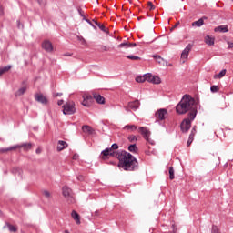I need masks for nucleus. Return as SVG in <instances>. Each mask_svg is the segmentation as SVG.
<instances>
[{
    "instance_id": "nucleus-1",
    "label": "nucleus",
    "mask_w": 233,
    "mask_h": 233,
    "mask_svg": "<svg viewBox=\"0 0 233 233\" xmlns=\"http://www.w3.org/2000/svg\"><path fill=\"white\" fill-rule=\"evenodd\" d=\"M115 157L119 160L117 167L124 171L133 172L138 169V161L131 153L118 150L115 153Z\"/></svg>"
},
{
    "instance_id": "nucleus-2",
    "label": "nucleus",
    "mask_w": 233,
    "mask_h": 233,
    "mask_svg": "<svg viewBox=\"0 0 233 233\" xmlns=\"http://www.w3.org/2000/svg\"><path fill=\"white\" fill-rule=\"evenodd\" d=\"M196 111L197 116V107L195 106V99L189 95H184L180 102L176 106V112L178 115H185L187 112L193 113Z\"/></svg>"
},
{
    "instance_id": "nucleus-3",
    "label": "nucleus",
    "mask_w": 233,
    "mask_h": 233,
    "mask_svg": "<svg viewBox=\"0 0 233 233\" xmlns=\"http://www.w3.org/2000/svg\"><path fill=\"white\" fill-rule=\"evenodd\" d=\"M196 117V110H194L193 112H189L188 113V117L185 118L181 125V130L183 133H187L190 127H191V122L195 119Z\"/></svg>"
},
{
    "instance_id": "nucleus-4",
    "label": "nucleus",
    "mask_w": 233,
    "mask_h": 233,
    "mask_svg": "<svg viewBox=\"0 0 233 233\" xmlns=\"http://www.w3.org/2000/svg\"><path fill=\"white\" fill-rule=\"evenodd\" d=\"M62 195L69 204L76 203V198L74 197V191L70 187L65 185L62 187Z\"/></svg>"
},
{
    "instance_id": "nucleus-5",
    "label": "nucleus",
    "mask_w": 233,
    "mask_h": 233,
    "mask_svg": "<svg viewBox=\"0 0 233 233\" xmlns=\"http://www.w3.org/2000/svg\"><path fill=\"white\" fill-rule=\"evenodd\" d=\"M63 114L68 116L76 114V103L74 101H70L64 104Z\"/></svg>"
},
{
    "instance_id": "nucleus-6",
    "label": "nucleus",
    "mask_w": 233,
    "mask_h": 233,
    "mask_svg": "<svg viewBox=\"0 0 233 233\" xmlns=\"http://www.w3.org/2000/svg\"><path fill=\"white\" fill-rule=\"evenodd\" d=\"M18 148H24V150L25 151H29L30 149H32V143H23V144H17L12 147H9L5 149H3L4 152H8V151H13V150H16Z\"/></svg>"
},
{
    "instance_id": "nucleus-7",
    "label": "nucleus",
    "mask_w": 233,
    "mask_h": 233,
    "mask_svg": "<svg viewBox=\"0 0 233 233\" xmlns=\"http://www.w3.org/2000/svg\"><path fill=\"white\" fill-rule=\"evenodd\" d=\"M168 114H167V110L166 108H159L157 110V112L155 113V123H159L160 121H164L165 119H167Z\"/></svg>"
},
{
    "instance_id": "nucleus-8",
    "label": "nucleus",
    "mask_w": 233,
    "mask_h": 233,
    "mask_svg": "<svg viewBox=\"0 0 233 233\" xmlns=\"http://www.w3.org/2000/svg\"><path fill=\"white\" fill-rule=\"evenodd\" d=\"M35 100L42 105L48 104V99L46 98V96H43V93L35 94Z\"/></svg>"
},
{
    "instance_id": "nucleus-9",
    "label": "nucleus",
    "mask_w": 233,
    "mask_h": 233,
    "mask_svg": "<svg viewBox=\"0 0 233 233\" xmlns=\"http://www.w3.org/2000/svg\"><path fill=\"white\" fill-rule=\"evenodd\" d=\"M192 49V45L191 44H188L185 49L183 50V52L181 53V59H182V62L185 63L188 57V54L189 52L191 51Z\"/></svg>"
},
{
    "instance_id": "nucleus-10",
    "label": "nucleus",
    "mask_w": 233,
    "mask_h": 233,
    "mask_svg": "<svg viewBox=\"0 0 233 233\" xmlns=\"http://www.w3.org/2000/svg\"><path fill=\"white\" fill-rule=\"evenodd\" d=\"M138 132L143 136L144 139L149 142L150 131L145 127H139Z\"/></svg>"
},
{
    "instance_id": "nucleus-11",
    "label": "nucleus",
    "mask_w": 233,
    "mask_h": 233,
    "mask_svg": "<svg viewBox=\"0 0 233 233\" xmlns=\"http://www.w3.org/2000/svg\"><path fill=\"white\" fill-rule=\"evenodd\" d=\"M42 48L47 53H52V51H54V46L52 45V42L48 40L42 43Z\"/></svg>"
},
{
    "instance_id": "nucleus-12",
    "label": "nucleus",
    "mask_w": 233,
    "mask_h": 233,
    "mask_svg": "<svg viewBox=\"0 0 233 233\" xmlns=\"http://www.w3.org/2000/svg\"><path fill=\"white\" fill-rule=\"evenodd\" d=\"M136 46H137L136 43H130L128 41H124V42H122L121 44H119L117 46V47L120 48V49H122V48H125V49L134 48Z\"/></svg>"
},
{
    "instance_id": "nucleus-13",
    "label": "nucleus",
    "mask_w": 233,
    "mask_h": 233,
    "mask_svg": "<svg viewBox=\"0 0 233 233\" xmlns=\"http://www.w3.org/2000/svg\"><path fill=\"white\" fill-rule=\"evenodd\" d=\"M102 159L106 160L108 158V156L114 157L115 153L112 151V148L106 147V149L102 150L101 152Z\"/></svg>"
},
{
    "instance_id": "nucleus-14",
    "label": "nucleus",
    "mask_w": 233,
    "mask_h": 233,
    "mask_svg": "<svg viewBox=\"0 0 233 233\" xmlns=\"http://www.w3.org/2000/svg\"><path fill=\"white\" fill-rule=\"evenodd\" d=\"M148 82L155 84V85H159L161 83V79L157 76H153L151 73H149L148 76Z\"/></svg>"
},
{
    "instance_id": "nucleus-15",
    "label": "nucleus",
    "mask_w": 233,
    "mask_h": 233,
    "mask_svg": "<svg viewBox=\"0 0 233 233\" xmlns=\"http://www.w3.org/2000/svg\"><path fill=\"white\" fill-rule=\"evenodd\" d=\"M68 147V143L65 140H58L57 142V151L58 152H61L63 150H65V148H67Z\"/></svg>"
},
{
    "instance_id": "nucleus-16",
    "label": "nucleus",
    "mask_w": 233,
    "mask_h": 233,
    "mask_svg": "<svg viewBox=\"0 0 233 233\" xmlns=\"http://www.w3.org/2000/svg\"><path fill=\"white\" fill-rule=\"evenodd\" d=\"M140 103L138 100L129 102L127 107L133 111H137L139 108Z\"/></svg>"
},
{
    "instance_id": "nucleus-17",
    "label": "nucleus",
    "mask_w": 233,
    "mask_h": 233,
    "mask_svg": "<svg viewBox=\"0 0 233 233\" xmlns=\"http://www.w3.org/2000/svg\"><path fill=\"white\" fill-rule=\"evenodd\" d=\"M148 76H149V73H146L143 76H137L136 82H137V83H144L146 81L148 82Z\"/></svg>"
},
{
    "instance_id": "nucleus-18",
    "label": "nucleus",
    "mask_w": 233,
    "mask_h": 233,
    "mask_svg": "<svg viewBox=\"0 0 233 233\" xmlns=\"http://www.w3.org/2000/svg\"><path fill=\"white\" fill-rule=\"evenodd\" d=\"M214 32L215 33H223V34L228 33V25H222L217 26V27H215Z\"/></svg>"
},
{
    "instance_id": "nucleus-19",
    "label": "nucleus",
    "mask_w": 233,
    "mask_h": 233,
    "mask_svg": "<svg viewBox=\"0 0 233 233\" xmlns=\"http://www.w3.org/2000/svg\"><path fill=\"white\" fill-rule=\"evenodd\" d=\"M94 99L96 101L97 104L103 105L105 104V97L101 96L100 94H95L93 96Z\"/></svg>"
},
{
    "instance_id": "nucleus-20",
    "label": "nucleus",
    "mask_w": 233,
    "mask_h": 233,
    "mask_svg": "<svg viewBox=\"0 0 233 233\" xmlns=\"http://www.w3.org/2000/svg\"><path fill=\"white\" fill-rule=\"evenodd\" d=\"M71 217L73 218V219L76 221V223L77 225L81 224V218H80L79 213H77V211L73 210L71 213Z\"/></svg>"
},
{
    "instance_id": "nucleus-21",
    "label": "nucleus",
    "mask_w": 233,
    "mask_h": 233,
    "mask_svg": "<svg viewBox=\"0 0 233 233\" xmlns=\"http://www.w3.org/2000/svg\"><path fill=\"white\" fill-rule=\"evenodd\" d=\"M82 131L85 133V134H87V135H92L94 133V129L92 128V127L88 126V125H84L82 127Z\"/></svg>"
},
{
    "instance_id": "nucleus-22",
    "label": "nucleus",
    "mask_w": 233,
    "mask_h": 233,
    "mask_svg": "<svg viewBox=\"0 0 233 233\" xmlns=\"http://www.w3.org/2000/svg\"><path fill=\"white\" fill-rule=\"evenodd\" d=\"M205 43L206 45L212 46L215 44V38L211 35H206L205 36Z\"/></svg>"
},
{
    "instance_id": "nucleus-23",
    "label": "nucleus",
    "mask_w": 233,
    "mask_h": 233,
    "mask_svg": "<svg viewBox=\"0 0 233 233\" xmlns=\"http://www.w3.org/2000/svg\"><path fill=\"white\" fill-rule=\"evenodd\" d=\"M93 22L95 23L96 25L98 26V28H99L102 32H104V33H106V34H108V29H106V27L105 25H101V23H99V22H97V21H96V20H93Z\"/></svg>"
},
{
    "instance_id": "nucleus-24",
    "label": "nucleus",
    "mask_w": 233,
    "mask_h": 233,
    "mask_svg": "<svg viewBox=\"0 0 233 233\" xmlns=\"http://www.w3.org/2000/svg\"><path fill=\"white\" fill-rule=\"evenodd\" d=\"M12 69V66L11 65H7L4 67L0 68V76H2L4 74L7 73L8 71H10Z\"/></svg>"
},
{
    "instance_id": "nucleus-25",
    "label": "nucleus",
    "mask_w": 233,
    "mask_h": 233,
    "mask_svg": "<svg viewBox=\"0 0 233 233\" xmlns=\"http://www.w3.org/2000/svg\"><path fill=\"white\" fill-rule=\"evenodd\" d=\"M27 91V87L24 86L19 88L15 93V96H22L23 95L25 94V92Z\"/></svg>"
},
{
    "instance_id": "nucleus-26",
    "label": "nucleus",
    "mask_w": 233,
    "mask_h": 233,
    "mask_svg": "<svg viewBox=\"0 0 233 233\" xmlns=\"http://www.w3.org/2000/svg\"><path fill=\"white\" fill-rule=\"evenodd\" d=\"M123 129L127 132H134L137 130V126L136 125H126Z\"/></svg>"
},
{
    "instance_id": "nucleus-27",
    "label": "nucleus",
    "mask_w": 233,
    "mask_h": 233,
    "mask_svg": "<svg viewBox=\"0 0 233 233\" xmlns=\"http://www.w3.org/2000/svg\"><path fill=\"white\" fill-rule=\"evenodd\" d=\"M202 25H204V21L202 18H199L198 20L195 21L192 23V26L193 27H201Z\"/></svg>"
},
{
    "instance_id": "nucleus-28",
    "label": "nucleus",
    "mask_w": 233,
    "mask_h": 233,
    "mask_svg": "<svg viewBox=\"0 0 233 233\" xmlns=\"http://www.w3.org/2000/svg\"><path fill=\"white\" fill-rule=\"evenodd\" d=\"M6 227L8 228V230H9L10 232L15 233V232H17V230H18L17 227L15 226V225H13V224H11V223H6Z\"/></svg>"
},
{
    "instance_id": "nucleus-29",
    "label": "nucleus",
    "mask_w": 233,
    "mask_h": 233,
    "mask_svg": "<svg viewBox=\"0 0 233 233\" xmlns=\"http://www.w3.org/2000/svg\"><path fill=\"white\" fill-rule=\"evenodd\" d=\"M137 150H138V148L136 144H131L128 146L129 152L136 154V153H137Z\"/></svg>"
},
{
    "instance_id": "nucleus-30",
    "label": "nucleus",
    "mask_w": 233,
    "mask_h": 233,
    "mask_svg": "<svg viewBox=\"0 0 233 233\" xmlns=\"http://www.w3.org/2000/svg\"><path fill=\"white\" fill-rule=\"evenodd\" d=\"M226 75V69H222L218 74L214 75V79H221Z\"/></svg>"
},
{
    "instance_id": "nucleus-31",
    "label": "nucleus",
    "mask_w": 233,
    "mask_h": 233,
    "mask_svg": "<svg viewBox=\"0 0 233 233\" xmlns=\"http://www.w3.org/2000/svg\"><path fill=\"white\" fill-rule=\"evenodd\" d=\"M152 57L155 60H157L158 64H162V62H166L164 58L161 57L159 55H153Z\"/></svg>"
},
{
    "instance_id": "nucleus-32",
    "label": "nucleus",
    "mask_w": 233,
    "mask_h": 233,
    "mask_svg": "<svg viewBox=\"0 0 233 233\" xmlns=\"http://www.w3.org/2000/svg\"><path fill=\"white\" fill-rule=\"evenodd\" d=\"M127 58L132 61L140 60V57L135 55H127Z\"/></svg>"
},
{
    "instance_id": "nucleus-33",
    "label": "nucleus",
    "mask_w": 233,
    "mask_h": 233,
    "mask_svg": "<svg viewBox=\"0 0 233 233\" xmlns=\"http://www.w3.org/2000/svg\"><path fill=\"white\" fill-rule=\"evenodd\" d=\"M127 139L130 143H136L137 141V137L135 135H129Z\"/></svg>"
},
{
    "instance_id": "nucleus-34",
    "label": "nucleus",
    "mask_w": 233,
    "mask_h": 233,
    "mask_svg": "<svg viewBox=\"0 0 233 233\" xmlns=\"http://www.w3.org/2000/svg\"><path fill=\"white\" fill-rule=\"evenodd\" d=\"M99 47H100V51L101 52H108V51H110V47H108L106 46L100 45Z\"/></svg>"
},
{
    "instance_id": "nucleus-35",
    "label": "nucleus",
    "mask_w": 233,
    "mask_h": 233,
    "mask_svg": "<svg viewBox=\"0 0 233 233\" xmlns=\"http://www.w3.org/2000/svg\"><path fill=\"white\" fill-rule=\"evenodd\" d=\"M174 177H175V176H174V168H173V167H169V179L173 180Z\"/></svg>"
},
{
    "instance_id": "nucleus-36",
    "label": "nucleus",
    "mask_w": 233,
    "mask_h": 233,
    "mask_svg": "<svg viewBox=\"0 0 233 233\" xmlns=\"http://www.w3.org/2000/svg\"><path fill=\"white\" fill-rule=\"evenodd\" d=\"M210 90H211L212 93H218L219 88H218V86L213 85V86H211Z\"/></svg>"
},
{
    "instance_id": "nucleus-37",
    "label": "nucleus",
    "mask_w": 233,
    "mask_h": 233,
    "mask_svg": "<svg viewBox=\"0 0 233 233\" xmlns=\"http://www.w3.org/2000/svg\"><path fill=\"white\" fill-rule=\"evenodd\" d=\"M194 140V135L191 133L188 137L187 146H190Z\"/></svg>"
},
{
    "instance_id": "nucleus-38",
    "label": "nucleus",
    "mask_w": 233,
    "mask_h": 233,
    "mask_svg": "<svg viewBox=\"0 0 233 233\" xmlns=\"http://www.w3.org/2000/svg\"><path fill=\"white\" fill-rule=\"evenodd\" d=\"M109 149H111V152H112V150H117L118 149L117 143L112 144V146H111V147H109Z\"/></svg>"
},
{
    "instance_id": "nucleus-39",
    "label": "nucleus",
    "mask_w": 233,
    "mask_h": 233,
    "mask_svg": "<svg viewBox=\"0 0 233 233\" xmlns=\"http://www.w3.org/2000/svg\"><path fill=\"white\" fill-rule=\"evenodd\" d=\"M147 6L149 8L150 11H153L155 9L154 5L152 4V2H147Z\"/></svg>"
},
{
    "instance_id": "nucleus-40",
    "label": "nucleus",
    "mask_w": 233,
    "mask_h": 233,
    "mask_svg": "<svg viewBox=\"0 0 233 233\" xmlns=\"http://www.w3.org/2000/svg\"><path fill=\"white\" fill-rule=\"evenodd\" d=\"M61 96H63V93L62 92L53 93V97H61Z\"/></svg>"
},
{
    "instance_id": "nucleus-41",
    "label": "nucleus",
    "mask_w": 233,
    "mask_h": 233,
    "mask_svg": "<svg viewBox=\"0 0 233 233\" xmlns=\"http://www.w3.org/2000/svg\"><path fill=\"white\" fill-rule=\"evenodd\" d=\"M43 194H44V196H45L46 198H50V191H48V190H44Z\"/></svg>"
},
{
    "instance_id": "nucleus-42",
    "label": "nucleus",
    "mask_w": 233,
    "mask_h": 233,
    "mask_svg": "<svg viewBox=\"0 0 233 233\" xmlns=\"http://www.w3.org/2000/svg\"><path fill=\"white\" fill-rule=\"evenodd\" d=\"M82 105H83L84 106H86V107L90 106V104H88V101H86V98H84V100H83V102H82Z\"/></svg>"
},
{
    "instance_id": "nucleus-43",
    "label": "nucleus",
    "mask_w": 233,
    "mask_h": 233,
    "mask_svg": "<svg viewBox=\"0 0 233 233\" xmlns=\"http://www.w3.org/2000/svg\"><path fill=\"white\" fill-rule=\"evenodd\" d=\"M84 99H86V102L91 101L92 100V96L91 95H87V96H84Z\"/></svg>"
},
{
    "instance_id": "nucleus-44",
    "label": "nucleus",
    "mask_w": 233,
    "mask_h": 233,
    "mask_svg": "<svg viewBox=\"0 0 233 233\" xmlns=\"http://www.w3.org/2000/svg\"><path fill=\"white\" fill-rule=\"evenodd\" d=\"M211 233H220L216 226H213Z\"/></svg>"
},
{
    "instance_id": "nucleus-45",
    "label": "nucleus",
    "mask_w": 233,
    "mask_h": 233,
    "mask_svg": "<svg viewBox=\"0 0 233 233\" xmlns=\"http://www.w3.org/2000/svg\"><path fill=\"white\" fill-rule=\"evenodd\" d=\"M5 15V9L2 5H0V16H4Z\"/></svg>"
},
{
    "instance_id": "nucleus-46",
    "label": "nucleus",
    "mask_w": 233,
    "mask_h": 233,
    "mask_svg": "<svg viewBox=\"0 0 233 233\" xmlns=\"http://www.w3.org/2000/svg\"><path fill=\"white\" fill-rule=\"evenodd\" d=\"M227 44L228 45V50L233 48V42L228 41Z\"/></svg>"
},
{
    "instance_id": "nucleus-47",
    "label": "nucleus",
    "mask_w": 233,
    "mask_h": 233,
    "mask_svg": "<svg viewBox=\"0 0 233 233\" xmlns=\"http://www.w3.org/2000/svg\"><path fill=\"white\" fill-rule=\"evenodd\" d=\"M86 22L88 25H90L94 29H96V25H94L92 24V21H90L89 19H86Z\"/></svg>"
},
{
    "instance_id": "nucleus-48",
    "label": "nucleus",
    "mask_w": 233,
    "mask_h": 233,
    "mask_svg": "<svg viewBox=\"0 0 233 233\" xmlns=\"http://www.w3.org/2000/svg\"><path fill=\"white\" fill-rule=\"evenodd\" d=\"M64 103H65V101L63 99H60V100H58L57 105L59 106H63Z\"/></svg>"
},
{
    "instance_id": "nucleus-49",
    "label": "nucleus",
    "mask_w": 233,
    "mask_h": 233,
    "mask_svg": "<svg viewBox=\"0 0 233 233\" xmlns=\"http://www.w3.org/2000/svg\"><path fill=\"white\" fill-rule=\"evenodd\" d=\"M39 5H45V0H38Z\"/></svg>"
},
{
    "instance_id": "nucleus-50",
    "label": "nucleus",
    "mask_w": 233,
    "mask_h": 233,
    "mask_svg": "<svg viewBox=\"0 0 233 233\" xmlns=\"http://www.w3.org/2000/svg\"><path fill=\"white\" fill-rule=\"evenodd\" d=\"M35 152L36 154H41V148H36Z\"/></svg>"
},
{
    "instance_id": "nucleus-51",
    "label": "nucleus",
    "mask_w": 233,
    "mask_h": 233,
    "mask_svg": "<svg viewBox=\"0 0 233 233\" xmlns=\"http://www.w3.org/2000/svg\"><path fill=\"white\" fill-rule=\"evenodd\" d=\"M82 17H83V20H84V21L88 20V18H86V16H85V15H82Z\"/></svg>"
},
{
    "instance_id": "nucleus-52",
    "label": "nucleus",
    "mask_w": 233,
    "mask_h": 233,
    "mask_svg": "<svg viewBox=\"0 0 233 233\" xmlns=\"http://www.w3.org/2000/svg\"><path fill=\"white\" fill-rule=\"evenodd\" d=\"M195 132H196L195 127H193L191 134L195 135Z\"/></svg>"
},
{
    "instance_id": "nucleus-53",
    "label": "nucleus",
    "mask_w": 233,
    "mask_h": 233,
    "mask_svg": "<svg viewBox=\"0 0 233 233\" xmlns=\"http://www.w3.org/2000/svg\"><path fill=\"white\" fill-rule=\"evenodd\" d=\"M78 12H79L80 15L82 16L83 13H81V9H78Z\"/></svg>"
},
{
    "instance_id": "nucleus-54",
    "label": "nucleus",
    "mask_w": 233,
    "mask_h": 233,
    "mask_svg": "<svg viewBox=\"0 0 233 233\" xmlns=\"http://www.w3.org/2000/svg\"><path fill=\"white\" fill-rule=\"evenodd\" d=\"M73 158H74V159H77V156L75 155V156L73 157Z\"/></svg>"
},
{
    "instance_id": "nucleus-55",
    "label": "nucleus",
    "mask_w": 233,
    "mask_h": 233,
    "mask_svg": "<svg viewBox=\"0 0 233 233\" xmlns=\"http://www.w3.org/2000/svg\"><path fill=\"white\" fill-rule=\"evenodd\" d=\"M65 233H70V231H68V230H65Z\"/></svg>"
},
{
    "instance_id": "nucleus-56",
    "label": "nucleus",
    "mask_w": 233,
    "mask_h": 233,
    "mask_svg": "<svg viewBox=\"0 0 233 233\" xmlns=\"http://www.w3.org/2000/svg\"><path fill=\"white\" fill-rule=\"evenodd\" d=\"M151 145H154V142L153 141H149Z\"/></svg>"
},
{
    "instance_id": "nucleus-57",
    "label": "nucleus",
    "mask_w": 233,
    "mask_h": 233,
    "mask_svg": "<svg viewBox=\"0 0 233 233\" xmlns=\"http://www.w3.org/2000/svg\"><path fill=\"white\" fill-rule=\"evenodd\" d=\"M66 56H70V55H68V54H66Z\"/></svg>"
},
{
    "instance_id": "nucleus-58",
    "label": "nucleus",
    "mask_w": 233,
    "mask_h": 233,
    "mask_svg": "<svg viewBox=\"0 0 233 233\" xmlns=\"http://www.w3.org/2000/svg\"><path fill=\"white\" fill-rule=\"evenodd\" d=\"M0 216H2V211H0Z\"/></svg>"
},
{
    "instance_id": "nucleus-59",
    "label": "nucleus",
    "mask_w": 233,
    "mask_h": 233,
    "mask_svg": "<svg viewBox=\"0 0 233 233\" xmlns=\"http://www.w3.org/2000/svg\"><path fill=\"white\" fill-rule=\"evenodd\" d=\"M177 24L175 25V27H177Z\"/></svg>"
},
{
    "instance_id": "nucleus-60",
    "label": "nucleus",
    "mask_w": 233,
    "mask_h": 233,
    "mask_svg": "<svg viewBox=\"0 0 233 233\" xmlns=\"http://www.w3.org/2000/svg\"><path fill=\"white\" fill-rule=\"evenodd\" d=\"M173 233H176L175 231H173Z\"/></svg>"
}]
</instances>
